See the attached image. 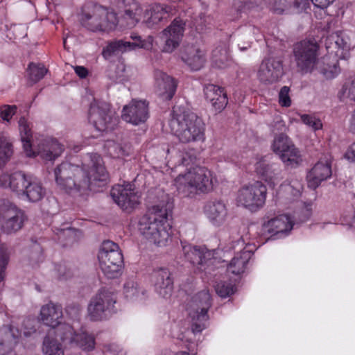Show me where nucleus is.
Listing matches in <instances>:
<instances>
[{
  "mask_svg": "<svg viewBox=\"0 0 355 355\" xmlns=\"http://www.w3.org/2000/svg\"><path fill=\"white\" fill-rule=\"evenodd\" d=\"M249 259L250 252L243 249L241 250L239 256H235L228 264L227 271L236 275L243 273Z\"/></svg>",
  "mask_w": 355,
  "mask_h": 355,
  "instance_id": "31",
  "label": "nucleus"
},
{
  "mask_svg": "<svg viewBox=\"0 0 355 355\" xmlns=\"http://www.w3.org/2000/svg\"><path fill=\"white\" fill-rule=\"evenodd\" d=\"M167 14L168 12L163 6L155 4L146 11V23L148 27L152 28L158 24Z\"/></svg>",
  "mask_w": 355,
  "mask_h": 355,
  "instance_id": "32",
  "label": "nucleus"
},
{
  "mask_svg": "<svg viewBox=\"0 0 355 355\" xmlns=\"http://www.w3.org/2000/svg\"><path fill=\"white\" fill-rule=\"evenodd\" d=\"M182 253L185 259L189 261L199 272H204L205 275L216 276L214 263L216 261L212 257L210 252L197 246H192L190 244H183Z\"/></svg>",
  "mask_w": 355,
  "mask_h": 355,
  "instance_id": "13",
  "label": "nucleus"
},
{
  "mask_svg": "<svg viewBox=\"0 0 355 355\" xmlns=\"http://www.w3.org/2000/svg\"><path fill=\"white\" fill-rule=\"evenodd\" d=\"M331 175V159L325 157L324 160L318 161L307 174L309 187L315 189L322 181L329 178Z\"/></svg>",
  "mask_w": 355,
  "mask_h": 355,
  "instance_id": "22",
  "label": "nucleus"
},
{
  "mask_svg": "<svg viewBox=\"0 0 355 355\" xmlns=\"http://www.w3.org/2000/svg\"><path fill=\"white\" fill-rule=\"evenodd\" d=\"M124 294L127 298L132 299L138 295V284L134 281H128L124 284Z\"/></svg>",
  "mask_w": 355,
  "mask_h": 355,
  "instance_id": "46",
  "label": "nucleus"
},
{
  "mask_svg": "<svg viewBox=\"0 0 355 355\" xmlns=\"http://www.w3.org/2000/svg\"><path fill=\"white\" fill-rule=\"evenodd\" d=\"M334 1V0H311L315 6L322 9L327 8Z\"/></svg>",
  "mask_w": 355,
  "mask_h": 355,
  "instance_id": "58",
  "label": "nucleus"
},
{
  "mask_svg": "<svg viewBox=\"0 0 355 355\" xmlns=\"http://www.w3.org/2000/svg\"><path fill=\"white\" fill-rule=\"evenodd\" d=\"M162 200L149 208L147 214L141 216L138 223L139 232L153 243L166 245L170 234L168 233V217L173 208L168 195H162Z\"/></svg>",
  "mask_w": 355,
  "mask_h": 355,
  "instance_id": "3",
  "label": "nucleus"
},
{
  "mask_svg": "<svg viewBox=\"0 0 355 355\" xmlns=\"http://www.w3.org/2000/svg\"><path fill=\"white\" fill-rule=\"evenodd\" d=\"M62 309L59 304L49 302L42 306L40 310V319L42 322L52 328H57L56 334L60 327L64 322H62Z\"/></svg>",
  "mask_w": 355,
  "mask_h": 355,
  "instance_id": "26",
  "label": "nucleus"
},
{
  "mask_svg": "<svg viewBox=\"0 0 355 355\" xmlns=\"http://www.w3.org/2000/svg\"><path fill=\"white\" fill-rule=\"evenodd\" d=\"M272 149L288 166L292 167L298 166L300 152L284 133H279L275 137L272 144Z\"/></svg>",
  "mask_w": 355,
  "mask_h": 355,
  "instance_id": "16",
  "label": "nucleus"
},
{
  "mask_svg": "<svg viewBox=\"0 0 355 355\" xmlns=\"http://www.w3.org/2000/svg\"><path fill=\"white\" fill-rule=\"evenodd\" d=\"M300 118L304 124L311 127L314 130H318L322 127L321 121L312 115L306 114H302Z\"/></svg>",
  "mask_w": 355,
  "mask_h": 355,
  "instance_id": "45",
  "label": "nucleus"
},
{
  "mask_svg": "<svg viewBox=\"0 0 355 355\" xmlns=\"http://www.w3.org/2000/svg\"><path fill=\"white\" fill-rule=\"evenodd\" d=\"M89 121L99 132L112 130L116 123V118L110 109V105L104 101H94L91 103Z\"/></svg>",
  "mask_w": 355,
  "mask_h": 355,
  "instance_id": "12",
  "label": "nucleus"
},
{
  "mask_svg": "<svg viewBox=\"0 0 355 355\" xmlns=\"http://www.w3.org/2000/svg\"><path fill=\"white\" fill-rule=\"evenodd\" d=\"M194 157L189 155L187 154L182 155L181 158V164L184 166H189L191 162H193Z\"/></svg>",
  "mask_w": 355,
  "mask_h": 355,
  "instance_id": "60",
  "label": "nucleus"
},
{
  "mask_svg": "<svg viewBox=\"0 0 355 355\" xmlns=\"http://www.w3.org/2000/svg\"><path fill=\"white\" fill-rule=\"evenodd\" d=\"M27 72L28 78L33 83L39 82L48 72V69L42 63L30 62Z\"/></svg>",
  "mask_w": 355,
  "mask_h": 355,
  "instance_id": "38",
  "label": "nucleus"
},
{
  "mask_svg": "<svg viewBox=\"0 0 355 355\" xmlns=\"http://www.w3.org/2000/svg\"><path fill=\"white\" fill-rule=\"evenodd\" d=\"M204 94L206 100L211 103L216 112H220L227 105V94L223 87L209 84L205 86Z\"/></svg>",
  "mask_w": 355,
  "mask_h": 355,
  "instance_id": "27",
  "label": "nucleus"
},
{
  "mask_svg": "<svg viewBox=\"0 0 355 355\" xmlns=\"http://www.w3.org/2000/svg\"><path fill=\"white\" fill-rule=\"evenodd\" d=\"M239 2L241 5L239 6V8L241 9H250L255 6H258L261 3V0H236Z\"/></svg>",
  "mask_w": 355,
  "mask_h": 355,
  "instance_id": "53",
  "label": "nucleus"
},
{
  "mask_svg": "<svg viewBox=\"0 0 355 355\" xmlns=\"http://www.w3.org/2000/svg\"><path fill=\"white\" fill-rule=\"evenodd\" d=\"M345 157L351 162H355V141L346 150Z\"/></svg>",
  "mask_w": 355,
  "mask_h": 355,
  "instance_id": "56",
  "label": "nucleus"
},
{
  "mask_svg": "<svg viewBox=\"0 0 355 355\" xmlns=\"http://www.w3.org/2000/svg\"><path fill=\"white\" fill-rule=\"evenodd\" d=\"M59 274V278L62 279H67L73 276L71 269L67 268L64 264H60L57 268Z\"/></svg>",
  "mask_w": 355,
  "mask_h": 355,
  "instance_id": "51",
  "label": "nucleus"
},
{
  "mask_svg": "<svg viewBox=\"0 0 355 355\" xmlns=\"http://www.w3.org/2000/svg\"><path fill=\"white\" fill-rule=\"evenodd\" d=\"M100 268L109 279L119 277L123 268V256L119 245L110 240L104 241L98 253Z\"/></svg>",
  "mask_w": 355,
  "mask_h": 355,
  "instance_id": "6",
  "label": "nucleus"
},
{
  "mask_svg": "<svg viewBox=\"0 0 355 355\" xmlns=\"http://www.w3.org/2000/svg\"><path fill=\"white\" fill-rule=\"evenodd\" d=\"M189 315L192 318L191 330L194 334L200 333L205 329L208 323L209 315L207 311L195 310Z\"/></svg>",
  "mask_w": 355,
  "mask_h": 355,
  "instance_id": "35",
  "label": "nucleus"
},
{
  "mask_svg": "<svg viewBox=\"0 0 355 355\" xmlns=\"http://www.w3.org/2000/svg\"><path fill=\"white\" fill-rule=\"evenodd\" d=\"M121 117L126 122L136 125L143 123L149 116L148 102L133 99L123 107Z\"/></svg>",
  "mask_w": 355,
  "mask_h": 355,
  "instance_id": "19",
  "label": "nucleus"
},
{
  "mask_svg": "<svg viewBox=\"0 0 355 355\" xmlns=\"http://www.w3.org/2000/svg\"><path fill=\"white\" fill-rule=\"evenodd\" d=\"M110 195L114 201L123 210L130 211L139 204V196L131 188V185L126 187L117 185L114 187Z\"/></svg>",
  "mask_w": 355,
  "mask_h": 355,
  "instance_id": "20",
  "label": "nucleus"
},
{
  "mask_svg": "<svg viewBox=\"0 0 355 355\" xmlns=\"http://www.w3.org/2000/svg\"><path fill=\"white\" fill-rule=\"evenodd\" d=\"M0 186L10 188L19 197L31 202H37L46 196V189L41 181L33 175L26 174L21 171L11 174H1Z\"/></svg>",
  "mask_w": 355,
  "mask_h": 355,
  "instance_id": "5",
  "label": "nucleus"
},
{
  "mask_svg": "<svg viewBox=\"0 0 355 355\" xmlns=\"http://www.w3.org/2000/svg\"><path fill=\"white\" fill-rule=\"evenodd\" d=\"M63 150V146L57 140H45L38 145L37 154L43 159L51 161L59 157Z\"/></svg>",
  "mask_w": 355,
  "mask_h": 355,
  "instance_id": "30",
  "label": "nucleus"
},
{
  "mask_svg": "<svg viewBox=\"0 0 355 355\" xmlns=\"http://www.w3.org/2000/svg\"><path fill=\"white\" fill-rule=\"evenodd\" d=\"M205 212L215 225H220L225 219L227 210L225 204L220 200L208 202L205 206Z\"/></svg>",
  "mask_w": 355,
  "mask_h": 355,
  "instance_id": "29",
  "label": "nucleus"
},
{
  "mask_svg": "<svg viewBox=\"0 0 355 355\" xmlns=\"http://www.w3.org/2000/svg\"><path fill=\"white\" fill-rule=\"evenodd\" d=\"M10 252L4 243H0V283L6 275V268L10 261Z\"/></svg>",
  "mask_w": 355,
  "mask_h": 355,
  "instance_id": "40",
  "label": "nucleus"
},
{
  "mask_svg": "<svg viewBox=\"0 0 355 355\" xmlns=\"http://www.w3.org/2000/svg\"><path fill=\"white\" fill-rule=\"evenodd\" d=\"M349 130L352 133H355V110L353 111L350 119Z\"/></svg>",
  "mask_w": 355,
  "mask_h": 355,
  "instance_id": "63",
  "label": "nucleus"
},
{
  "mask_svg": "<svg viewBox=\"0 0 355 355\" xmlns=\"http://www.w3.org/2000/svg\"><path fill=\"white\" fill-rule=\"evenodd\" d=\"M338 96L340 100L347 97L351 101H355V78L343 85L341 90L338 92Z\"/></svg>",
  "mask_w": 355,
  "mask_h": 355,
  "instance_id": "43",
  "label": "nucleus"
},
{
  "mask_svg": "<svg viewBox=\"0 0 355 355\" xmlns=\"http://www.w3.org/2000/svg\"><path fill=\"white\" fill-rule=\"evenodd\" d=\"M349 48L347 42L342 35V33H339V40L336 41L335 44V53L338 54L339 50H345Z\"/></svg>",
  "mask_w": 355,
  "mask_h": 355,
  "instance_id": "54",
  "label": "nucleus"
},
{
  "mask_svg": "<svg viewBox=\"0 0 355 355\" xmlns=\"http://www.w3.org/2000/svg\"><path fill=\"white\" fill-rule=\"evenodd\" d=\"M90 163L79 166L64 162L54 169L55 180L62 190L83 196L88 191L98 192L107 184L108 173L102 157L98 154L87 155Z\"/></svg>",
  "mask_w": 355,
  "mask_h": 355,
  "instance_id": "1",
  "label": "nucleus"
},
{
  "mask_svg": "<svg viewBox=\"0 0 355 355\" xmlns=\"http://www.w3.org/2000/svg\"><path fill=\"white\" fill-rule=\"evenodd\" d=\"M125 7L124 14L118 19L116 13L107 8L94 4L91 8L84 9L80 18L81 24L91 31H110L119 24L121 27L132 28L139 21L142 9L132 0H121Z\"/></svg>",
  "mask_w": 355,
  "mask_h": 355,
  "instance_id": "2",
  "label": "nucleus"
},
{
  "mask_svg": "<svg viewBox=\"0 0 355 355\" xmlns=\"http://www.w3.org/2000/svg\"><path fill=\"white\" fill-rule=\"evenodd\" d=\"M181 58L193 71H198L202 68L206 60L205 53L193 45L184 47Z\"/></svg>",
  "mask_w": 355,
  "mask_h": 355,
  "instance_id": "28",
  "label": "nucleus"
},
{
  "mask_svg": "<svg viewBox=\"0 0 355 355\" xmlns=\"http://www.w3.org/2000/svg\"><path fill=\"white\" fill-rule=\"evenodd\" d=\"M319 49L318 43L312 39L303 40L294 45V60L300 73H311L315 67L318 69Z\"/></svg>",
  "mask_w": 355,
  "mask_h": 355,
  "instance_id": "7",
  "label": "nucleus"
},
{
  "mask_svg": "<svg viewBox=\"0 0 355 355\" xmlns=\"http://www.w3.org/2000/svg\"><path fill=\"white\" fill-rule=\"evenodd\" d=\"M186 22L181 18H175L171 24L160 33L164 43L163 51L173 52L180 44L185 30Z\"/></svg>",
  "mask_w": 355,
  "mask_h": 355,
  "instance_id": "17",
  "label": "nucleus"
},
{
  "mask_svg": "<svg viewBox=\"0 0 355 355\" xmlns=\"http://www.w3.org/2000/svg\"><path fill=\"white\" fill-rule=\"evenodd\" d=\"M21 338V331L12 325L0 328V355L10 354Z\"/></svg>",
  "mask_w": 355,
  "mask_h": 355,
  "instance_id": "24",
  "label": "nucleus"
},
{
  "mask_svg": "<svg viewBox=\"0 0 355 355\" xmlns=\"http://www.w3.org/2000/svg\"><path fill=\"white\" fill-rule=\"evenodd\" d=\"M339 40V33H334L328 35L324 42L326 49L328 51L335 52V44L336 41Z\"/></svg>",
  "mask_w": 355,
  "mask_h": 355,
  "instance_id": "50",
  "label": "nucleus"
},
{
  "mask_svg": "<svg viewBox=\"0 0 355 355\" xmlns=\"http://www.w3.org/2000/svg\"><path fill=\"white\" fill-rule=\"evenodd\" d=\"M272 131L275 132V130L280 132V133L283 132L286 130V125L284 123V121L279 119H277L276 121L273 122V124L272 125Z\"/></svg>",
  "mask_w": 355,
  "mask_h": 355,
  "instance_id": "57",
  "label": "nucleus"
},
{
  "mask_svg": "<svg viewBox=\"0 0 355 355\" xmlns=\"http://www.w3.org/2000/svg\"><path fill=\"white\" fill-rule=\"evenodd\" d=\"M107 148L108 153L114 158H123L129 156L132 153V145L129 143H116L113 141H107Z\"/></svg>",
  "mask_w": 355,
  "mask_h": 355,
  "instance_id": "33",
  "label": "nucleus"
},
{
  "mask_svg": "<svg viewBox=\"0 0 355 355\" xmlns=\"http://www.w3.org/2000/svg\"><path fill=\"white\" fill-rule=\"evenodd\" d=\"M32 250L39 254L38 259H40V257L42 252V247L40 246V245L39 243H37V242L36 241H34V243L32 245Z\"/></svg>",
  "mask_w": 355,
  "mask_h": 355,
  "instance_id": "62",
  "label": "nucleus"
},
{
  "mask_svg": "<svg viewBox=\"0 0 355 355\" xmlns=\"http://www.w3.org/2000/svg\"><path fill=\"white\" fill-rule=\"evenodd\" d=\"M169 126L182 143L205 139V124L202 119L184 106H174Z\"/></svg>",
  "mask_w": 355,
  "mask_h": 355,
  "instance_id": "4",
  "label": "nucleus"
},
{
  "mask_svg": "<svg viewBox=\"0 0 355 355\" xmlns=\"http://www.w3.org/2000/svg\"><path fill=\"white\" fill-rule=\"evenodd\" d=\"M211 304V297L209 291L203 290L192 297L191 306L194 310L208 311Z\"/></svg>",
  "mask_w": 355,
  "mask_h": 355,
  "instance_id": "34",
  "label": "nucleus"
},
{
  "mask_svg": "<svg viewBox=\"0 0 355 355\" xmlns=\"http://www.w3.org/2000/svg\"><path fill=\"white\" fill-rule=\"evenodd\" d=\"M272 166L266 164H261L258 168V172L260 173L266 180H271L275 173V169L272 168Z\"/></svg>",
  "mask_w": 355,
  "mask_h": 355,
  "instance_id": "49",
  "label": "nucleus"
},
{
  "mask_svg": "<svg viewBox=\"0 0 355 355\" xmlns=\"http://www.w3.org/2000/svg\"><path fill=\"white\" fill-rule=\"evenodd\" d=\"M19 128L24 148L27 154L30 155L28 152L31 150V140L32 138V133L31 130L24 117H21L19 120Z\"/></svg>",
  "mask_w": 355,
  "mask_h": 355,
  "instance_id": "37",
  "label": "nucleus"
},
{
  "mask_svg": "<svg viewBox=\"0 0 355 355\" xmlns=\"http://www.w3.org/2000/svg\"><path fill=\"white\" fill-rule=\"evenodd\" d=\"M267 195V188L261 182L245 186L239 191L238 201L244 207L254 210L263 207Z\"/></svg>",
  "mask_w": 355,
  "mask_h": 355,
  "instance_id": "15",
  "label": "nucleus"
},
{
  "mask_svg": "<svg viewBox=\"0 0 355 355\" xmlns=\"http://www.w3.org/2000/svg\"><path fill=\"white\" fill-rule=\"evenodd\" d=\"M26 219L24 211L7 200H0V229L7 234L19 230Z\"/></svg>",
  "mask_w": 355,
  "mask_h": 355,
  "instance_id": "9",
  "label": "nucleus"
},
{
  "mask_svg": "<svg viewBox=\"0 0 355 355\" xmlns=\"http://www.w3.org/2000/svg\"><path fill=\"white\" fill-rule=\"evenodd\" d=\"M215 290L216 293L221 297L225 298L234 294L235 291L234 286L225 281H220L216 283L215 286Z\"/></svg>",
  "mask_w": 355,
  "mask_h": 355,
  "instance_id": "42",
  "label": "nucleus"
},
{
  "mask_svg": "<svg viewBox=\"0 0 355 355\" xmlns=\"http://www.w3.org/2000/svg\"><path fill=\"white\" fill-rule=\"evenodd\" d=\"M286 190L291 192L294 197H297L300 195V189H295L294 187V185H287L286 187Z\"/></svg>",
  "mask_w": 355,
  "mask_h": 355,
  "instance_id": "61",
  "label": "nucleus"
},
{
  "mask_svg": "<svg viewBox=\"0 0 355 355\" xmlns=\"http://www.w3.org/2000/svg\"><path fill=\"white\" fill-rule=\"evenodd\" d=\"M17 110L16 105H4L0 107V116L4 121H9Z\"/></svg>",
  "mask_w": 355,
  "mask_h": 355,
  "instance_id": "48",
  "label": "nucleus"
},
{
  "mask_svg": "<svg viewBox=\"0 0 355 355\" xmlns=\"http://www.w3.org/2000/svg\"><path fill=\"white\" fill-rule=\"evenodd\" d=\"M286 5L284 10L292 7L298 9L300 7L301 2L299 0H277V6Z\"/></svg>",
  "mask_w": 355,
  "mask_h": 355,
  "instance_id": "52",
  "label": "nucleus"
},
{
  "mask_svg": "<svg viewBox=\"0 0 355 355\" xmlns=\"http://www.w3.org/2000/svg\"><path fill=\"white\" fill-rule=\"evenodd\" d=\"M130 37L132 39V42H126L123 40H115L110 42L103 50L104 58H109L113 55L137 49L148 50L153 46V39L151 36H148L145 40L141 39V36L137 35H131Z\"/></svg>",
  "mask_w": 355,
  "mask_h": 355,
  "instance_id": "14",
  "label": "nucleus"
},
{
  "mask_svg": "<svg viewBox=\"0 0 355 355\" xmlns=\"http://www.w3.org/2000/svg\"><path fill=\"white\" fill-rule=\"evenodd\" d=\"M156 92L166 101H170L175 94L177 83L171 76L159 69L154 71Z\"/></svg>",
  "mask_w": 355,
  "mask_h": 355,
  "instance_id": "23",
  "label": "nucleus"
},
{
  "mask_svg": "<svg viewBox=\"0 0 355 355\" xmlns=\"http://www.w3.org/2000/svg\"><path fill=\"white\" fill-rule=\"evenodd\" d=\"M293 223L289 216L286 214L279 215L270 219L263 225L264 233L271 234V236L280 238L285 236L293 228Z\"/></svg>",
  "mask_w": 355,
  "mask_h": 355,
  "instance_id": "25",
  "label": "nucleus"
},
{
  "mask_svg": "<svg viewBox=\"0 0 355 355\" xmlns=\"http://www.w3.org/2000/svg\"><path fill=\"white\" fill-rule=\"evenodd\" d=\"M116 294L109 288H103L93 297L88 305V313L92 320H101L107 313H115Z\"/></svg>",
  "mask_w": 355,
  "mask_h": 355,
  "instance_id": "8",
  "label": "nucleus"
},
{
  "mask_svg": "<svg viewBox=\"0 0 355 355\" xmlns=\"http://www.w3.org/2000/svg\"><path fill=\"white\" fill-rule=\"evenodd\" d=\"M319 71L322 73L327 79H332L335 78L340 73V67L338 62L333 63L332 64H327L326 66L322 67H318Z\"/></svg>",
  "mask_w": 355,
  "mask_h": 355,
  "instance_id": "44",
  "label": "nucleus"
},
{
  "mask_svg": "<svg viewBox=\"0 0 355 355\" xmlns=\"http://www.w3.org/2000/svg\"><path fill=\"white\" fill-rule=\"evenodd\" d=\"M54 232L58 236V241L63 245H67L76 240V230L74 228L70 227H56Z\"/></svg>",
  "mask_w": 355,
  "mask_h": 355,
  "instance_id": "39",
  "label": "nucleus"
},
{
  "mask_svg": "<svg viewBox=\"0 0 355 355\" xmlns=\"http://www.w3.org/2000/svg\"><path fill=\"white\" fill-rule=\"evenodd\" d=\"M58 336L63 343L78 347L86 352H92L96 347V338L93 334L83 330L76 332L69 324L60 327Z\"/></svg>",
  "mask_w": 355,
  "mask_h": 355,
  "instance_id": "11",
  "label": "nucleus"
},
{
  "mask_svg": "<svg viewBox=\"0 0 355 355\" xmlns=\"http://www.w3.org/2000/svg\"><path fill=\"white\" fill-rule=\"evenodd\" d=\"M74 71L80 78H85L88 75V70L83 66H76Z\"/></svg>",
  "mask_w": 355,
  "mask_h": 355,
  "instance_id": "59",
  "label": "nucleus"
},
{
  "mask_svg": "<svg viewBox=\"0 0 355 355\" xmlns=\"http://www.w3.org/2000/svg\"><path fill=\"white\" fill-rule=\"evenodd\" d=\"M210 171L205 168L196 167L190 170L184 177L183 191L187 196L208 193L212 189Z\"/></svg>",
  "mask_w": 355,
  "mask_h": 355,
  "instance_id": "10",
  "label": "nucleus"
},
{
  "mask_svg": "<svg viewBox=\"0 0 355 355\" xmlns=\"http://www.w3.org/2000/svg\"><path fill=\"white\" fill-rule=\"evenodd\" d=\"M152 280L157 293L164 298H168L173 290V277L166 268H158L152 273Z\"/></svg>",
  "mask_w": 355,
  "mask_h": 355,
  "instance_id": "21",
  "label": "nucleus"
},
{
  "mask_svg": "<svg viewBox=\"0 0 355 355\" xmlns=\"http://www.w3.org/2000/svg\"><path fill=\"white\" fill-rule=\"evenodd\" d=\"M42 351L45 355H64L62 345L56 338L49 335L44 338Z\"/></svg>",
  "mask_w": 355,
  "mask_h": 355,
  "instance_id": "36",
  "label": "nucleus"
},
{
  "mask_svg": "<svg viewBox=\"0 0 355 355\" xmlns=\"http://www.w3.org/2000/svg\"><path fill=\"white\" fill-rule=\"evenodd\" d=\"M12 154V144L4 137H0V169L10 159Z\"/></svg>",
  "mask_w": 355,
  "mask_h": 355,
  "instance_id": "41",
  "label": "nucleus"
},
{
  "mask_svg": "<svg viewBox=\"0 0 355 355\" xmlns=\"http://www.w3.org/2000/svg\"><path fill=\"white\" fill-rule=\"evenodd\" d=\"M277 0H268V8L270 10H272L274 13L276 14H282L284 11V8L286 5L284 4L283 6H277Z\"/></svg>",
  "mask_w": 355,
  "mask_h": 355,
  "instance_id": "55",
  "label": "nucleus"
},
{
  "mask_svg": "<svg viewBox=\"0 0 355 355\" xmlns=\"http://www.w3.org/2000/svg\"><path fill=\"white\" fill-rule=\"evenodd\" d=\"M283 73L282 60L279 58L269 57L261 63L257 76L261 83L270 85L278 81Z\"/></svg>",
  "mask_w": 355,
  "mask_h": 355,
  "instance_id": "18",
  "label": "nucleus"
},
{
  "mask_svg": "<svg viewBox=\"0 0 355 355\" xmlns=\"http://www.w3.org/2000/svg\"><path fill=\"white\" fill-rule=\"evenodd\" d=\"M121 75H113L112 74V71H110L109 73H108V77L112 80L114 82H120L123 80V78H121Z\"/></svg>",
  "mask_w": 355,
  "mask_h": 355,
  "instance_id": "64",
  "label": "nucleus"
},
{
  "mask_svg": "<svg viewBox=\"0 0 355 355\" xmlns=\"http://www.w3.org/2000/svg\"><path fill=\"white\" fill-rule=\"evenodd\" d=\"M290 88L287 86H284L281 88L279 93V103L282 106L290 107L291 105V100L289 96Z\"/></svg>",
  "mask_w": 355,
  "mask_h": 355,
  "instance_id": "47",
  "label": "nucleus"
}]
</instances>
